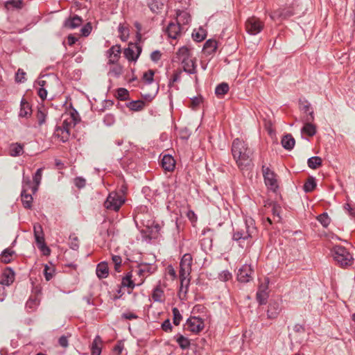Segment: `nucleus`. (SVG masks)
Instances as JSON below:
<instances>
[{"instance_id": "f257e3e1", "label": "nucleus", "mask_w": 355, "mask_h": 355, "mask_svg": "<svg viewBox=\"0 0 355 355\" xmlns=\"http://www.w3.org/2000/svg\"><path fill=\"white\" fill-rule=\"evenodd\" d=\"M232 153L239 168L248 170L252 164V151L248 144L239 138L235 139L232 145Z\"/></svg>"}, {"instance_id": "f03ea898", "label": "nucleus", "mask_w": 355, "mask_h": 355, "mask_svg": "<svg viewBox=\"0 0 355 355\" xmlns=\"http://www.w3.org/2000/svg\"><path fill=\"white\" fill-rule=\"evenodd\" d=\"M62 117V123L56 127L53 137L57 138L60 141L66 142L69 139L71 129L77 124L79 119L76 112L65 114Z\"/></svg>"}, {"instance_id": "7ed1b4c3", "label": "nucleus", "mask_w": 355, "mask_h": 355, "mask_svg": "<svg viewBox=\"0 0 355 355\" xmlns=\"http://www.w3.org/2000/svg\"><path fill=\"white\" fill-rule=\"evenodd\" d=\"M334 260L342 268L350 266L354 263V258L350 252L343 246L336 245L332 249Z\"/></svg>"}, {"instance_id": "20e7f679", "label": "nucleus", "mask_w": 355, "mask_h": 355, "mask_svg": "<svg viewBox=\"0 0 355 355\" xmlns=\"http://www.w3.org/2000/svg\"><path fill=\"white\" fill-rule=\"evenodd\" d=\"M42 175V168H38L33 177L31 180L29 177L23 176L22 180V190L24 193H31L35 194L38 189V186L40 184Z\"/></svg>"}, {"instance_id": "39448f33", "label": "nucleus", "mask_w": 355, "mask_h": 355, "mask_svg": "<svg viewBox=\"0 0 355 355\" xmlns=\"http://www.w3.org/2000/svg\"><path fill=\"white\" fill-rule=\"evenodd\" d=\"M256 232V227H254V220L252 218H247L245 220L243 228L237 230L233 234V240L240 241L246 240L248 238L252 237L253 234Z\"/></svg>"}, {"instance_id": "423d86ee", "label": "nucleus", "mask_w": 355, "mask_h": 355, "mask_svg": "<svg viewBox=\"0 0 355 355\" xmlns=\"http://www.w3.org/2000/svg\"><path fill=\"white\" fill-rule=\"evenodd\" d=\"M32 295L27 301L26 307L31 311H33L40 304L42 296V286L37 281L32 282Z\"/></svg>"}, {"instance_id": "0eeeda50", "label": "nucleus", "mask_w": 355, "mask_h": 355, "mask_svg": "<svg viewBox=\"0 0 355 355\" xmlns=\"http://www.w3.org/2000/svg\"><path fill=\"white\" fill-rule=\"evenodd\" d=\"M124 198L116 192H111L104 202L105 207L111 211H117L124 203Z\"/></svg>"}, {"instance_id": "6e6552de", "label": "nucleus", "mask_w": 355, "mask_h": 355, "mask_svg": "<svg viewBox=\"0 0 355 355\" xmlns=\"http://www.w3.org/2000/svg\"><path fill=\"white\" fill-rule=\"evenodd\" d=\"M245 26L248 34L256 35L261 32L264 27V23L259 18L252 16L247 19Z\"/></svg>"}, {"instance_id": "1a4fd4ad", "label": "nucleus", "mask_w": 355, "mask_h": 355, "mask_svg": "<svg viewBox=\"0 0 355 355\" xmlns=\"http://www.w3.org/2000/svg\"><path fill=\"white\" fill-rule=\"evenodd\" d=\"M262 173L266 187L271 191L275 192L279 186L276 174L269 167L262 166Z\"/></svg>"}, {"instance_id": "9d476101", "label": "nucleus", "mask_w": 355, "mask_h": 355, "mask_svg": "<svg viewBox=\"0 0 355 355\" xmlns=\"http://www.w3.org/2000/svg\"><path fill=\"white\" fill-rule=\"evenodd\" d=\"M155 271V267L149 263H141L138 264L137 274L141 279L137 282V286L141 285L145 278L149 276L150 274H153Z\"/></svg>"}, {"instance_id": "9b49d317", "label": "nucleus", "mask_w": 355, "mask_h": 355, "mask_svg": "<svg viewBox=\"0 0 355 355\" xmlns=\"http://www.w3.org/2000/svg\"><path fill=\"white\" fill-rule=\"evenodd\" d=\"M34 237L35 245L40 250L42 254H44V233L41 224L36 223L33 226Z\"/></svg>"}, {"instance_id": "f8f14e48", "label": "nucleus", "mask_w": 355, "mask_h": 355, "mask_svg": "<svg viewBox=\"0 0 355 355\" xmlns=\"http://www.w3.org/2000/svg\"><path fill=\"white\" fill-rule=\"evenodd\" d=\"M142 51L141 46L137 43L130 44L123 51L124 56L130 61H136Z\"/></svg>"}, {"instance_id": "ddd939ff", "label": "nucleus", "mask_w": 355, "mask_h": 355, "mask_svg": "<svg viewBox=\"0 0 355 355\" xmlns=\"http://www.w3.org/2000/svg\"><path fill=\"white\" fill-rule=\"evenodd\" d=\"M193 263V257L191 254H184L180 263V273H182V276L190 275L191 272V266Z\"/></svg>"}, {"instance_id": "4468645a", "label": "nucleus", "mask_w": 355, "mask_h": 355, "mask_svg": "<svg viewBox=\"0 0 355 355\" xmlns=\"http://www.w3.org/2000/svg\"><path fill=\"white\" fill-rule=\"evenodd\" d=\"M294 15L293 10L291 7L279 8L277 10L270 14V17L272 20L286 19Z\"/></svg>"}, {"instance_id": "2eb2a0df", "label": "nucleus", "mask_w": 355, "mask_h": 355, "mask_svg": "<svg viewBox=\"0 0 355 355\" xmlns=\"http://www.w3.org/2000/svg\"><path fill=\"white\" fill-rule=\"evenodd\" d=\"M188 329L193 333H199L204 327L203 320L198 317H191L187 321Z\"/></svg>"}, {"instance_id": "dca6fc26", "label": "nucleus", "mask_w": 355, "mask_h": 355, "mask_svg": "<svg viewBox=\"0 0 355 355\" xmlns=\"http://www.w3.org/2000/svg\"><path fill=\"white\" fill-rule=\"evenodd\" d=\"M252 269L250 265L245 264L239 270L237 273V279L243 283L249 282L251 280V275Z\"/></svg>"}, {"instance_id": "f3484780", "label": "nucleus", "mask_w": 355, "mask_h": 355, "mask_svg": "<svg viewBox=\"0 0 355 355\" xmlns=\"http://www.w3.org/2000/svg\"><path fill=\"white\" fill-rule=\"evenodd\" d=\"M282 311L281 302L279 301H270L267 310V316L269 319L277 318Z\"/></svg>"}, {"instance_id": "a211bd4d", "label": "nucleus", "mask_w": 355, "mask_h": 355, "mask_svg": "<svg viewBox=\"0 0 355 355\" xmlns=\"http://www.w3.org/2000/svg\"><path fill=\"white\" fill-rule=\"evenodd\" d=\"M309 117H308L306 121V122L304 123V125L302 128V133L305 134L309 137L313 136L316 132V127L313 123H310L311 121H313L314 119L313 112H309Z\"/></svg>"}, {"instance_id": "6ab92c4d", "label": "nucleus", "mask_w": 355, "mask_h": 355, "mask_svg": "<svg viewBox=\"0 0 355 355\" xmlns=\"http://www.w3.org/2000/svg\"><path fill=\"white\" fill-rule=\"evenodd\" d=\"M168 36L172 39H177L181 34L180 21L171 22L166 30Z\"/></svg>"}, {"instance_id": "aec40b11", "label": "nucleus", "mask_w": 355, "mask_h": 355, "mask_svg": "<svg viewBox=\"0 0 355 355\" xmlns=\"http://www.w3.org/2000/svg\"><path fill=\"white\" fill-rule=\"evenodd\" d=\"M15 280V272L10 268L5 269L2 273L0 281L1 284L3 286H10Z\"/></svg>"}, {"instance_id": "412c9836", "label": "nucleus", "mask_w": 355, "mask_h": 355, "mask_svg": "<svg viewBox=\"0 0 355 355\" xmlns=\"http://www.w3.org/2000/svg\"><path fill=\"white\" fill-rule=\"evenodd\" d=\"M183 70L189 74H194L197 72L196 58L191 57L182 62Z\"/></svg>"}, {"instance_id": "4be33fe9", "label": "nucleus", "mask_w": 355, "mask_h": 355, "mask_svg": "<svg viewBox=\"0 0 355 355\" xmlns=\"http://www.w3.org/2000/svg\"><path fill=\"white\" fill-rule=\"evenodd\" d=\"M162 166L165 171H173L175 168V159L171 155H164L162 159Z\"/></svg>"}, {"instance_id": "5701e85b", "label": "nucleus", "mask_w": 355, "mask_h": 355, "mask_svg": "<svg viewBox=\"0 0 355 355\" xmlns=\"http://www.w3.org/2000/svg\"><path fill=\"white\" fill-rule=\"evenodd\" d=\"M83 19L78 15H74L72 17H69L64 21V26L71 29L78 28L81 25Z\"/></svg>"}, {"instance_id": "b1692460", "label": "nucleus", "mask_w": 355, "mask_h": 355, "mask_svg": "<svg viewBox=\"0 0 355 355\" xmlns=\"http://www.w3.org/2000/svg\"><path fill=\"white\" fill-rule=\"evenodd\" d=\"M121 53L120 46H112L108 51L109 53V63L114 64L117 62Z\"/></svg>"}, {"instance_id": "393cba45", "label": "nucleus", "mask_w": 355, "mask_h": 355, "mask_svg": "<svg viewBox=\"0 0 355 355\" xmlns=\"http://www.w3.org/2000/svg\"><path fill=\"white\" fill-rule=\"evenodd\" d=\"M96 275L100 279L106 278L109 275V268L106 262H101L96 266Z\"/></svg>"}, {"instance_id": "a878e982", "label": "nucleus", "mask_w": 355, "mask_h": 355, "mask_svg": "<svg viewBox=\"0 0 355 355\" xmlns=\"http://www.w3.org/2000/svg\"><path fill=\"white\" fill-rule=\"evenodd\" d=\"M32 110L29 103L22 98L20 103V111L19 113V117H28L31 115Z\"/></svg>"}, {"instance_id": "bb28decb", "label": "nucleus", "mask_w": 355, "mask_h": 355, "mask_svg": "<svg viewBox=\"0 0 355 355\" xmlns=\"http://www.w3.org/2000/svg\"><path fill=\"white\" fill-rule=\"evenodd\" d=\"M267 286L261 285L257 293V300L260 304H264L266 303L268 298V293L266 292Z\"/></svg>"}, {"instance_id": "cd10ccee", "label": "nucleus", "mask_w": 355, "mask_h": 355, "mask_svg": "<svg viewBox=\"0 0 355 355\" xmlns=\"http://www.w3.org/2000/svg\"><path fill=\"white\" fill-rule=\"evenodd\" d=\"M281 143L286 150H291L293 148L295 141L291 134H287L283 137Z\"/></svg>"}, {"instance_id": "c85d7f7f", "label": "nucleus", "mask_w": 355, "mask_h": 355, "mask_svg": "<svg viewBox=\"0 0 355 355\" xmlns=\"http://www.w3.org/2000/svg\"><path fill=\"white\" fill-rule=\"evenodd\" d=\"M5 8L8 10L21 9L24 6L23 0H8L5 2Z\"/></svg>"}, {"instance_id": "c756f323", "label": "nucleus", "mask_w": 355, "mask_h": 355, "mask_svg": "<svg viewBox=\"0 0 355 355\" xmlns=\"http://www.w3.org/2000/svg\"><path fill=\"white\" fill-rule=\"evenodd\" d=\"M102 340L100 336H97L91 345L92 355H100L101 352Z\"/></svg>"}, {"instance_id": "7c9ffc66", "label": "nucleus", "mask_w": 355, "mask_h": 355, "mask_svg": "<svg viewBox=\"0 0 355 355\" xmlns=\"http://www.w3.org/2000/svg\"><path fill=\"white\" fill-rule=\"evenodd\" d=\"M176 54L178 60L181 62L191 57L190 54V50L187 46H182L180 48Z\"/></svg>"}, {"instance_id": "2f4dec72", "label": "nucleus", "mask_w": 355, "mask_h": 355, "mask_svg": "<svg viewBox=\"0 0 355 355\" xmlns=\"http://www.w3.org/2000/svg\"><path fill=\"white\" fill-rule=\"evenodd\" d=\"M15 252L11 248L5 249L0 255V259L5 263H10L12 259Z\"/></svg>"}, {"instance_id": "473e14b6", "label": "nucleus", "mask_w": 355, "mask_h": 355, "mask_svg": "<svg viewBox=\"0 0 355 355\" xmlns=\"http://www.w3.org/2000/svg\"><path fill=\"white\" fill-rule=\"evenodd\" d=\"M132 273L128 272L127 275L122 279L121 284L123 286L134 288L135 286H137V283L136 284L135 281L132 279Z\"/></svg>"}, {"instance_id": "72a5a7b5", "label": "nucleus", "mask_w": 355, "mask_h": 355, "mask_svg": "<svg viewBox=\"0 0 355 355\" xmlns=\"http://www.w3.org/2000/svg\"><path fill=\"white\" fill-rule=\"evenodd\" d=\"M55 275V266L51 262H49V265L46 264V281L52 279Z\"/></svg>"}, {"instance_id": "f704fd0d", "label": "nucleus", "mask_w": 355, "mask_h": 355, "mask_svg": "<svg viewBox=\"0 0 355 355\" xmlns=\"http://www.w3.org/2000/svg\"><path fill=\"white\" fill-rule=\"evenodd\" d=\"M218 44L214 40H208L206 41L204 45V49L207 51L208 53H212L217 49Z\"/></svg>"}, {"instance_id": "c9c22d12", "label": "nucleus", "mask_w": 355, "mask_h": 355, "mask_svg": "<svg viewBox=\"0 0 355 355\" xmlns=\"http://www.w3.org/2000/svg\"><path fill=\"white\" fill-rule=\"evenodd\" d=\"M229 85L226 83H222L216 86L215 89V94L218 96H223L229 91Z\"/></svg>"}, {"instance_id": "e433bc0d", "label": "nucleus", "mask_w": 355, "mask_h": 355, "mask_svg": "<svg viewBox=\"0 0 355 355\" xmlns=\"http://www.w3.org/2000/svg\"><path fill=\"white\" fill-rule=\"evenodd\" d=\"M31 193H21V201L25 208H31L33 200Z\"/></svg>"}, {"instance_id": "4c0bfd02", "label": "nucleus", "mask_w": 355, "mask_h": 355, "mask_svg": "<svg viewBox=\"0 0 355 355\" xmlns=\"http://www.w3.org/2000/svg\"><path fill=\"white\" fill-rule=\"evenodd\" d=\"M147 4L150 10L155 13H158L163 6V4L159 3L157 0H147Z\"/></svg>"}, {"instance_id": "58836bf2", "label": "nucleus", "mask_w": 355, "mask_h": 355, "mask_svg": "<svg viewBox=\"0 0 355 355\" xmlns=\"http://www.w3.org/2000/svg\"><path fill=\"white\" fill-rule=\"evenodd\" d=\"M308 166L312 169H316L322 165V159L320 157H311L308 159Z\"/></svg>"}, {"instance_id": "ea45409f", "label": "nucleus", "mask_w": 355, "mask_h": 355, "mask_svg": "<svg viewBox=\"0 0 355 355\" xmlns=\"http://www.w3.org/2000/svg\"><path fill=\"white\" fill-rule=\"evenodd\" d=\"M316 187L315 180L313 177H309L304 184V190L305 192L312 191Z\"/></svg>"}, {"instance_id": "a19ab883", "label": "nucleus", "mask_w": 355, "mask_h": 355, "mask_svg": "<svg viewBox=\"0 0 355 355\" xmlns=\"http://www.w3.org/2000/svg\"><path fill=\"white\" fill-rule=\"evenodd\" d=\"M23 152V147L21 144H12L10 149V155L12 157H17L21 155Z\"/></svg>"}, {"instance_id": "79ce46f5", "label": "nucleus", "mask_w": 355, "mask_h": 355, "mask_svg": "<svg viewBox=\"0 0 355 355\" xmlns=\"http://www.w3.org/2000/svg\"><path fill=\"white\" fill-rule=\"evenodd\" d=\"M176 341L183 349H187L190 346V340L182 335L178 336Z\"/></svg>"}, {"instance_id": "37998d69", "label": "nucleus", "mask_w": 355, "mask_h": 355, "mask_svg": "<svg viewBox=\"0 0 355 355\" xmlns=\"http://www.w3.org/2000/svg\"><path fill=\"white\" fill-rule=\"evenodd\" d=\"M145 106V103L143 101H133L129 103L128 107L131 110L139 111Z\"/></svg>"}, {"instance_id": "c03bdc74", "label": "nucleus", "mask_w": 355, "mask_h": 355, "mask_svg": "<svg viewBox=\"0 0 355 355\" xmlns=\"http://www.w3.org/2000/svg\"><path fill=\"white\" fill-rule=\"evenodd\" d=\"M42 76H41L39 78V80L35 82L34 86L35 87L36 85H38L40 86V87L38 89L37 93L39 96L40 97L42 102L44 101V80H42Z\"/></svg>"}, {"instance_id": "a18cd8bd", "label": "nucleus", "mask_w": 355, "mask_h": 355, "mask_svg": "<svg viewBox=\"0 0 355 355\" xmlns=\"http://www.w3.org/2000/svg\"><path fill=\"white\" fill-rule=\"evenodd\" d=\"M180 291H182L183 287L185 286L186 293L188 288V286L190 283V275H184L182 276V273H180Z\"/></svg>"}, {"instance_id": "49530a36", "label": "nucleus", "mask_w": 355, "mask_h": 355, "mask_svg": "<svg viewBox=\"0 0 355 355\" xmlns=\"http://www.w3.org/2000/svg\"><path fill=\"white\" fill-rule=\"evenodd\" d=\"M172 312H173V324L176 326L179 325L182 319V317L178 309L176 307L173 308Z\"/></svg>"}, {"instance_id": "de8ad7c7", "label": "nucleus", "mask_w": 355, "mask_h": 355, "mask_svg": "<svg viewBox=\"0 0 355 355\" xmlns=\"http://www.w3.org/2000/svg\"><path fill=\"white\" fill-rule=\"evenodd\" d=\"M206 35L204 33V30L200 29L198 31L193 32L192 33L193 39L196 42H201L205 39Z\"/></svg>"}, {"instance_id": "09e8293b", "label": "nucleus", "mask_w": 355, "mask_h": 355, "mask_svg": "<svg viewBox=\"0 0 355 355\" xmlns=\"http://www.w3.org/2000/svg\"><path fill=\"white\" fill-rule=\"evenodd\" d=\"M163 291L159 288L156 287L153 293L152 297L155 302H161L162 300Z\"/></svg>"}, {"instance_id": "8fccbe9b", "label": "nucleus", "mask_w": 355, "mask_h": 355, "mask_svg": "<svg viewBox=\"0 0 355 355\" xmlns=\"http://www.w3.org/2000/svg\"><path fill=\"white\" fill-rule=\"evenodd\" d=\"M318 220L324 226L327 227L330 223V218L327 213H323L318 216Z\"/></svg>"}, {"instance_id": "3c124183", "label": "nucleus", "mask_w": 355, "mask_h": 355, "mask_svg": "<svg viewBox=\"0 0 355 355\" xmlns=\"http://www.w3.org/2000/svg\"><path fill=\"white\" fill-rule=\"evenodd\" d=\"M26 72L23 69H19L15 74V81L18 83H21L26 80Z\"/></svg>"}, {"instance_id": "603ef678", "label": "nucleus", "mask_w": 355, "mask_h": 355, "mask_svg": "<svg viewBox=\"0 0 355 355\" xmlns=\"http://www.w3.org/2000/svg\"><path fill=\"white\" fill-rule=\"evenodd\" d=\"M272 206V213L273 214V216H274V219H275V218H277V221H280V216H279V212H280V209H281V207L277 205L276 203H272L270 205Z\"/></svg>"}, {"instance_id": "864d4df0", "label": "nucleus", "mask_w": 355, "mask_h": 355, "mask_svg": "<svg viewBox=\"0 0 355 355\" xmlns=\"http://www.w3.org/2000/svg\"><path fill=\"white\" fill-rule=\"evenodd\" d=\"M73 184L78 189H83L86 185V180L83 177H76L73 180Z\"/></svg>"}, {"instance_id": "5fc2aeb1", "label": "nucleus", "mask_w": 355, "mask_h": 355, "mask_svg": "<svg viewBox=\"0 0 355 355\" xmlns=\"http://www.w3.org/2000/svg\"><path fill=\"white\" fill-rule=\"evenodd\" d=\"M112 261L114 263V269L116 272H120L122 259L120 256L113 255L112 257Z\"/></svg>"}, {"instance_id": "6e6d98bb", "label": "nucleus", "mask_w": 355, "mask_h": 355, "mask_svg": "<svg viewBox=\"0 0 355 355\" xmlns=\"http://www.w3.org/2000/svg\"><path fill=\"white\" fill-rule=\"evenodd\" d=\"M103 122L107 126H110V125H113L115 122L114 116L112 114H106L104 116Z\"/></svg>"}, {"instance_id": "4d7b16f0", "label": "nucleus", "mask_w": 355, "mask_h": 355, "mask_svg": "<svg viewBox=\"0 0 355 355\" xmlns=\"http://www.w3.org/2000/svg\"><path fill=\"white\" fill-rule=\"evenodd\" d=\"M154 71L153 70H148L145 72L143 75V79L148 84L153 81Z\"/></svg>"}, {"instance_id": "13d9d810", "label": "nucleus", "mask_w": 355, "mask_h": 355, "mask_svg": "<svg viewBox=\"0 0 355 355\" xmlns=\"http://www.w3.org/2000/svg\"><path fill=\"white\" fill-rule=\"evenodd\" d=\"M220 281L227 282L232 278V274L228 270H223L218 275Z\"/></svg>"}, {"instance_id": "bf43d9fd", "label": "nucleus", "mask_w": 355, "mask_h": 355, "mask_svg": "<svg viewBox=\"0 0 355 355\" xmlns=\"http://www.w3.org/2000/svg\"><path fill=\"white\" fill-rule=\"evenodd\" d=\"M123 72V68L120 65H116L110 69V73L115 77L119 76Z\"/></svg>"}, {"instance_id": "052dcab7", "label": "nucleus", "mask_w": 355, "mask_h": 355, "mask_svg": "<svg viewBox=\"0 0 355 355\" xmlns=\"http://www.w3.org/2000/svg\"><path fill=\"white\" fill-rule=\"evenodd\" d=\"M117 95L121 100H125L128 96V91L124 88H119L117 90Z\"/></svg>"}, {"instance_id": "680f3d73", "label": "nucleus", "mask_w": 355, "mask_h": 355, "mask_svg": "<svg viewBox=\"0 0 355 355\" xmlns=\"http://www.w3.org/2000/svg\"><path fill=\"white\" fill-rule=\"evenodd\" d=\"M181 71H175L173 75V77L171 79L170 82H169V84H168V86L169 87H171L172 85L175 83V82H177L180 80V76H181Z\"/></svg>"}, {"instance_id": "e2e57ef3", "label": "nucleus", "mask_w": 355, "mask_h": 355, "mask_svg": "<svg viewBox=\"0 0 355 355\" xmlns=\"http://www.w3.org/2000/svg\"><path fill=\"white\" fill-rule=\"evenodd\" d=\"M113 105V102L110 100H105L103 101L102 107L98 108L99 111L103 112L106 109H108L109 107H112Z\"/></svg>"}, {"instance_id": "0e129e2a", "label": "nucleus", "mask_w": 355, "mask_h": 355, "mask_svg": "<svg viewBox=\"0 0 355 355\" xmlns=\"http://www.w3.org/2000/svg\"><path fill=\"white\" fill-rule=\"evenodd\" d=\"M162 328L164 331H171L172 330V325L171 324V322L168 319L164 320L163 323L162 324Z\"/></svg>"}, {"instance_id": "69168bd1", "label": "nucleus", "mask_w": 355, "mask_h": 355, "mask_svg": "<svg viewBox=\"0 0 355 355\" xmlns=\"http://www.w3.org/2000/svg\"><path fill=\"white\" fill-rule=\"evenodd\" d=\"M121 318L126 320H133L138 318V316L135 313L129 311L123 313L121 315Z\"/></svg>"}, {"instance_id": "338daca9", "label": "nucleus", "mask_w": 355, "mask_h": 355, "mask_svg": "<svg viewBox=\"0 0 355 355\" xmlns=\"http://www.w3.org/2000/svg\"><path fill=\"white\" fill-rule=\"evenodd\" d=\"M161 56H162V53H160V51L158 50H156V51H154L153 52H152V53L150 55V58L153 61L157 62L158 60H160Z\"/></svg>"}, {"instance_id": "774afa93", "label": "nucleus", "mask_w": 355, "mask_h": 355, "mask_svg": "<svg viewBox=\"0 0 355 355\" xmlns=\"http://www.w3.org/2000/svg\"><path fill=\"white\" fill-rule=\"evenodd\" d=\"M58 343H59V345L64 347V348H66L68 347V345H69V343H68V338L67 336H62L59 340H58Z\"/></svg>"}]
</instances>
